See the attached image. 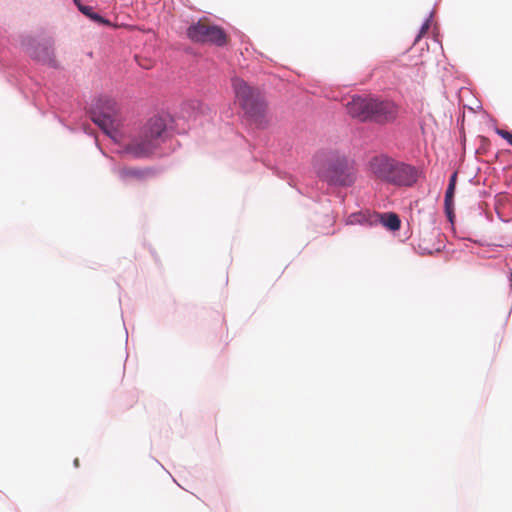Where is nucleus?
<instances>
[{
	"mask_svg": "<svg viewBox=\"0 0 512 512\" xmlns=\"http://www.w3.org/2000/svg\"><path fill=\"white\" fill-rule=\"evenodd\" d=\"M169 137L168 119L162 116L150 118L140 129L137 136L123 143L125 153L134 158L152 155Z\"/></svg>",
	"mask_w": 512,
	"mask_h": 512,
	"instance_id": "obj_1",
	"label": "nucleus"
},
{
	"mask_svg": "<svg viewBox=\"0 0 512 512\" xmlns=\"http://www.w3.org/2000/svg\"><path fill=\"white\" fill-rule=\"evenodd\" d=\"M369 170L375 178L396 186H412L419 176L416 167L385 154L372 157Z\"/></svg>",
	"mask_w": 512,
	"mask_h": 512,
	"instance_id": "obj_2",
	"label": "nucleus"
},
{
	"mask_svg": "<svg viewBox=\"0 0 512 512\" xmlns=\"http://www.w3.org/2000/svg\"><path fill=\"white\" fill-rule=\"evenodd\" d=\"M314 168L318 177L330 185L349 186L355 180L354 167L337 152L320 153L315 157Z\"/></svg>",
	"mask_w": 512,
	"mask_h": 512,
	"instance_id": "obj_3",
	"label": "nucleus"
},
{
	"mask_svg": "<svg viewBox=\"0 0 512 512\" xmlns=\"http://www.w3.org/2000/svg\"><path fill=\"white\" fill-rule=\"evenodd\" d=\"M187 37L195 43L223 47L228 44L229 36L225 30L212 23L208 18H201L187 29Z\"/></svg>",
	"mask_w": 512,
	"mask_h": 512,
	"instance_id": "obj_4",
	"label": "nucleus"
},
{
	"mask_svg": "<svg viewBox=\"0 0 512 512\" xmlns=\"http://www.w3.org/2000/svg\"><path fill=\"white\" fill-rule=\"evenodd\" d=\"M232 85L236 99L245 113L252 118L261 117L265 112L266 103L260 90L249 86L241 78H234Z\"/></svg>",
	"mask_w": 512,
	"mask_h": 512,
	"instance_id": "obj_5",
	"label": "nucleus"
},
{
	"mask_svg": "<svg viewBox=\"0 0 512 512\" xmlns=\"http://www.w3.org/2000/svg\"><path fill=\"white\" fill-rule=\"evenodd\" d=\"M399 108L390 100H381L374 97L371 120L379 124H386L396 120Z\"/></svg>",
	"mask_w": 512,
	"mask_h": 512,
	"instance_id": "obj_6",
	"label": "nucleus"
},
{
	"mask_svg": "<svg viewBox=\"0 0 512 512\" xmlns=\"http://www.w3.org/2000/svg\"><path fill=\"white\" fill-rule=\"evenodd\" d=\"M374 97L371 96H353L347 103V112L353 118L362 122L371 120Z\"/></svg>",
	"mask_w": 512,
	"mask_h": 512,
	"instance_id": "obj_7",
	"label": "nucleus"
},
{
	"mask_svg": "<svg viewBox=\"0 0 512 512\" xmlns=\"http://www.w3.org/2000/svg\"><path fill=\"white\" fill-rule=\"evenodd\" d=\"M119 179L124 183L144 182L155 175L151 168H139L132 166H122L116 171Z\"/></svg>",
	"mask_w": 512,
	"mask_h": 512,
	"instance_id": "obj_8",
	"label": "nucleus"
},
{
	"mask_svg": "<svg viewBox=\"0 0 512 512\" xmlns=\"http://www.w3.org/2000/svg\"><path fill=\"white\" fill-rule=\"evenodd\" d=\"M93 121L97 124L106 134L116 139L118 129L120 127V120L114 113H103L93 117Z\"/></svg>",
	"mask_w": 512,
	"mask_h": 512,
	"instance_id": "obj_9",
	"label": "nucleus"
},
{
	"mask_svg": "<svg viewBox=\"0 0 512 512\" xmlns=\"http://www.w3.org/2000/svg\"><path fill=\"white\" fill-rule=\"evenodd\" d=\"M77 6H78V9L84 14L86 15L87 17H89L91 20L99 23V24H103V25H110V22L106 19H104L102 16H100L99 14L95 13L93 11V8L90 7V6H86V5H82L80 3H77Z\"/></svg>",
	"mask_w": 512,
	"mask_h": 512,
	"instance_id": "obj_10",
	"label": "nucleus"
},
{
	"mask_svg": "<svg viewBox=\"0 0 512 512\" xmlns=\"http://www.w3.org/2000/svg\"><path fill=\"white\" fill-rule=\"evenodd\" d=\"M381 222L390 230H398L400 228V219L395 213H385L381 216Z\"/></svg>",
	"mask_w": 512,
	"mask_h": 512,
	"instance_id": "obj_11",
	"label": "nucleus"
},
{
	"mask_svg": "<svg viewBox=\"0 0 512 512\" xmlns=\"http://www.w3.org/2000/svg\"><path fill=\"white\" fill-rule=\"evenodd\" d=\"M455 188L452 185H448V188L445 193V209L448 213L449 217H451V209L453 204V196H454Z\"/></svg>",
	"mask_w": 512,
	"mask_h": 512,
	"instance_id": "obj_12",
	"label": "nucleus"
},
{
	"mask_svg": "<svg viewBox=\"0 0 512 512\" xmlns=\"http://www.w3.org/2000/svg\"><path fill=\"white\" fill-rule=\"evenodd\" d=\"M496 133L512 146V132L497 128Z\"/></svg>",
	"mask_w": 512,
	"mask_h": 512,
	"instance_id": "obj_13",
	"label": "nucleus"
},
{
	"mask_svg": "<svg viewBox=\"0 0 512 512\" xmlns=\"http://www.w3.org/2000/svg\"><path fill=\"white\" fill-rule=\"evenodd\" d=\"M430 27V23H429V20H426V22L422 25L420 31H419V34L417 35L416 39H415V42H418L421 37L426 34V32L428 31Z\"/></svg>",
	"mask_w": 512,
	"mask_h": 512,
	"instance_id": "obj_14",
	"label": "nucleus"
},
{
	"mask_svg": "<svg viewBox=\"0 0 512 512\" xmlns=\"http://www.w3.org/2000/svg\"><path fill=\"white\" fill-rule=\"evenodd\" d=\"M361 215H357V214H352L349 219H350V223H354V222H361V219H360Z\"/></svg>",
	"mask_w": 512,
	"mask_h": 512,
	"instance_id": "obj_15",
	"label": "nucleus"
},
{
	"mask_svg": "<svg viewBox=\"0 0 512 512\" xmlns=\"http://www.w3.org/2000/svg\"><path fill=\"white\" fill-rule=\"evenodd\" d=\"M456 177H457V173H453V175L451 176L450 181H449V185H452L454 188L456 186Z\"/></svg>",
	"mask_w": 512,
	"mask_h": 512,
	"instance_id": "obj_16",
	"label": "nucleus"
},
{
	"mask_svg": "<svg viewBox=\"0 0 512 512\" xmlns=\"http://www.w3.org/2000/svg\"><path fill=\"white\" fill-rule=\"evenodd\" d=\"M140 65H141L142 67L146 68V69H149V68H151V66H152L150 62H149V63H148V62H145V64L140 63Z\"/></svg>",
	"mask_w": 512,
	"mask_h": 512,
	"instance_id": "obj_17",
	"label": "nucleus"
}]
</instances>
